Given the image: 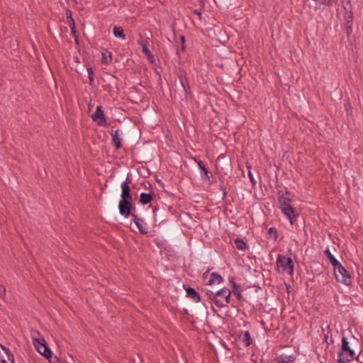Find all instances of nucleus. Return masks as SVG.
Listing matches in <instances>:
<instances>
[{
  "instance_id": "f257e3e1",
  "label": "nucleus",
  "mask_w": 363,
  "mask_h": 363,
  "mask_svg": "<svg viewBox=\"0 0 363 363\" xmlns=\"http://www.w3.org/2000/svg\"><path fill=\"white\" fill-rule=\"evenodd\" d=\"M279 208L284 217L288 219L291 225L296 224L300 216L296 208L293 204V200L287 201L285 203L279 204Z\"/></svg>"
},
{
  "instance_id": "f03ea898",
  "label": "nucleus",
  "mask_w": 363,
  "mask_h": 363,
  "mask_svg": "<svg viewBox=\"0 0 363 363\" xmlns=\"http://www.w3.org/2000/svg\"><path fill=\"white\" fill-rule=\"evenodd\" d=\"M347 355L353 358L355 356V352L349 345V342L346 337H342V346L337 351V363H348L351 359L347 357Z\"/></svg>"
},
{
  "instance_id": "7ed1b4c3",
  "label": "nucleus",
  "mask_w": 363,
  "mask_h": 363,
  "mask_svg": "<svg viewBox=\"0 0 363 363\" xmlns=\"http://www.w3.org/2000/svg\"><path fill=\"white\" fill-rule=\"evenodd\" d=\"M174 74L179 79V83L184 89L185 99L186 101L189 99H191L194 97V94L191 89L189 81L187 77L185 69H184L183 68H178L174 72Z\"/></svg>"
},
{
  "instance_id": "20e7f679",
  "label": "nucleus",
  "mask_w": 363,
  "mask_h": 363,
  "mask_svg": "<svg viewBox=\"0 0 363 363\" xmlns=\"http://www.w3.org/2000/svg\"><path fill=\"white\" fill-rule=\"evenodd\" d=\"M277 267L278 270L281 268L282 273H287L292 276L294 272V264L290 256L278 255L277 259Z\"/></svg>"
},
{
  "instance_id": "39448f33",
  "label": "nucleus",
  "mask_w": 363,
  "mask_h": 363,
  "mask_svg": "<svg viewBox=\"0 0 363 363\" xmlns=\"http://www.w3.org/2000/svg\"><path fill=\"white\" fill-rule=\"evenodd\" d=\"M192 160L198 164L200 169L201 179L208 184H213L216 182V177L209 171L205 163L197 157H193Z\"/></svg>"
},
{
  "instance_id": "423d86ee",
  "label": "nucleus",
  "mask_w": 363,
  "mask_h": 363,
  "mask_svg": "<svg viewBox=\"0 0 363 363\" xmlns=\"http://www.w3.org/2000/svg\"><path fill=\"white\" fill-rule=\"evenodd\" d=\"M118 211L124 218L130 217L132 211H135L133 199H121L118 202Z\"/></svg>"
},
{
  "instance_id": "0eeeda50",
  "label": "nucleus",
  "mask_w": 363,
  "mask_h": 363,
  "mask_svg": "<svg viewBox=\"0 0 363 363\" xmlns=\"http://www.w3.org/2000/svg\"><path fill=\"white\" fill-rule=\"evenodd\" d=\"M33 342L34 347L40 354L46 358L51 357L52 352L47 345L46 341L43 337H33Z\"/></svg>"
},
{
  "instance_id": "6e6552de",
  "label": "nucleus",
  "mask_w": 363,
  "mask_h": 363,
  "mask_svg": "<svg viewBox=\"0 0 363 363\" xmlns=\"http://www.w3.org/2000/svg\"><path fill=\"white\" fill-rule=\"evenodd\" d=\"M92 121L99 126L105 127L108 125V118L105 115L101 106H98L94 113H92Z\"/></svg>"
},
{
  "instance_id": "1a4fd4ad",
  "label": "nucleus",
  "mask_w": 363,
  "mask_h": 363,
  "mask_svg": "<svg viewBox=\"0 0 363 363\" xmlns=\"http://www.w3.org/2000/svg\"><path fill=\"white\" fill-rule=\"evenodd\" d=\"M230 294L231 291L226 287H223L216 292L218 300L221 302V308L227 306L228 304H231L232 307L235 306L233 303H231Z\"/></svg>"
},
{
  "instance_id": "9d476101",
  "label": "nucleus",
  "mask_w": 363,
  "mask_h": 363,
  "mask_svg": "<svg viewBox=\"0 0 363 363\" xmlns=\"http://www.w3.org/2000/svg\"><path fill=\"white\" fill-rule=\"evenodd\" d=\"M339 274L335 273V278L338 282H340L346 286H350L352 284V277L350 272L343 266L340 267L338 271Z\"/></svg>"
},
{
  "instance_id": "9b49d317",
  "label": "nucleus",
  "mask_w": 363,
  "mask_h": 363,
  "mask_svg": "<svg viewBox=\"0 0 363 363\" xmlns=\"http://www.w3.org/2000/svg\"><path fill=\"white\" fill-rule=\"evenodd\" d=\"M294 194L291 193L286 187H284V190H278L277 197L279 204L286 203L293 200Z\"/></svg>"
},
{
  "instance_id": "f8f14e48",
  "label": "nucleus",
  "mask_w": 363,
  "mask_h": 363,
  "mask_svg": "<svg viewBox=\"0 0 363 363\" xmlns=\"http://www.w3.org/2000/svg\"><path fill=\"white\" fill-rule=\"evenodd\" d=\"M183 288L186 293V296L193 299L195 302L198 303L201 301V296L195 289L191 287L187 284H184Z\"/></svg>"
},
{
  "instance_id": "ddd939ff",
  "label": "nucleus",
  "mask_w": 363,
  "mask_h": 363,
  "mask_svg": "<svg viewBox=\"0 0 363 363\" xmlns=\"http://www.w3.org/2000/svg\"><path fill=\"white\" fill-rule=\"evenodd\" d=\"M234 277H231L229 280L230 286H231V293H233L238 301L243 300V296L242 295V291L241 286L238 285L235 281Z\"/></svg>"
},
{
  "instance_id": "4468645a",
  "label": "nucleus",
  "mask_w": 363,
  "mask_h": 363,
  "mask_svg": "<svg viewBox=\"0 0 363 363\" xmlns=\"http://www.w3.org/2000/svg\"><path fill=\"white\" fill-rule=\"evenodd\" d=\"M237 337L238 339L242 340V342L243 343V345L245 347H249L253 342V340L249 331H240L237 335Z\"/></svg>"
},
{
  "instance_id": "2eb2a0df",
  "label": "nucleus",
  "mask_w": 363,
  "mask_h": 363,
  "mask_svg": "<svg viewBox=\"0 0 363 363\" xmlns=\"http://www.w3.org/2000/svg\"><path fill=\"white\" fill-rule=\"evenodd\" d=\"M121 131L116 130L114 132L112 130L111 133L112 137L113 144L116 150H120L122 147V139L120 138Z\"/></svg>"
},
{
  "instance_id": "dca6fc26",
  "label": "nucleus",
  "mask_w": 363,
  "mask_h": 363,
  "mask_svg": "<svg viewBox=\"0 0 363 363\" xmlns=\"http://www.w3.org/2000/svg\"><path fill=\"white\" fill-rule=\"evenodd\" d=\"M223 281L222 276L216 272H212L209 275V279L206 282V285H213L215 284H220Z\"/></svg>"
},
{
  "instance_id": "f3484780",
  "label": "nucleus",
  "mask_w": 363,
  "mask_h": 363,
  "mask_svg": "<svg viewBox=\"0 0 363 363\" xmlns=\"http://www.w3.org/2000/svg\"><path fill=\"white\" fill-rule=\"evenodd\" d=\"M155 196L154 192L152 193H141L140 195L139 202L143 205H146L150 203Z\"/></svg>"
},
{
  "instance_id": "a211bd4d",
  "label": "nucleus",
  "mask_w": 363,
  "mask_h": 363,
  "mask_svg": "<svg viewBox=\"0 0 363 363\" xmlns=\"http://www.w3.org/2000/svg\"><path fill=\"white\" fill-rule=\"evenodd\" d=\"M101 63L108 65L112 61V53L107 49H103L101 51Z\"/></svg>"
},
{
  "instance_id": "6ab92c4d",
  "label": "nucleus",
  "mask_w": 363,
  "mask_h": 363,
  "mask_svg": "<svg viewBox=\"0 0 363 363\" xmlns=\"http://www.w3.org/2000/svg\"><path fill=\"white\" fill-rule=\"evenodd\" d=\"M205 294H206V296L209 298V300H211L212 302H213L218 308H221V306H222L221 302L219 300H218V297L216 295V293H214L211 290L206 289Z\"/></svg>"
},
{
  "instance_id": "aec40b11",
  "label": "nucleus",
  "mask_w": 363,
  "mask_h": 363,
  "mask_svg": "<svg viewBox=\"0 0 363 363\" xmlns=\"http://www.w3.org/2000/svg\"><path fill=\"white\" fill-rule=\"evenodd\" d=\"M113 33L116 38H121L122 40H125L126 38L124 30L121 26H114L113 28Z\"/></svg>"
},
{
  "instance_id": "412c9836",
  "label": "nucleus",
  "mask_w": 363,
  "mask_h": 363,
  "mask_svg": "<svg viewBox=\"0 0 363 363\" xmlns=\"http://www.w3.org/2000/svg\"><path fill=\"white\" fill-rule=\"evenodd\" d=\"M121 199H133L131 195V189L130 186H121Z\"/></svg>"
},
{
  "instance_id": "4be33fe9",
  "label": "nucleus",
  "mask_w": 363,
  "mask_h": 363,
  "mask_svg": "<svg viewBox=\"0 0 363 363\" xmlns=\"http://www.w3.org/2000/svg\"><path fill=\"white\" fill-rule=\"evenodd\" d=\"M236 248L239 250L244 251L247 248V245L242 238H237L234 240Z\"/></svg>"
},
{
  "instance_id": "5701e85b",
  "label": "nucleus",
  "mask_w": 363,
  "mask_h": 363,
  "mask_svg": "<svg viewBox=\"0 0 363 363\" xmlns=\"http://www.w3.org/2000/svg\"><path fill=\"white\" fill-rule=\"evenodd\" d=\"M327 333L324 334L323 341L327 343V345H332L334 343V340L332 337V330L330 328V325H328L326 328Z\"/></svg>"
},
{
  "instance_id": "b1692460",
  "label": "nucleus",
  "mask_w": 363,
  "mask_h": 363,
  "mask_svg": "<svg viewBox=\"0 0 363 363\" xmlns=\"http://www.w3.org/2000/svg\"><path fill=\"white\" fill-rule=\"evenodd\" d=\"M135 224L138 227L140 234L147 235L148 233L147 225L143 219L141 218V221Z\"/></svg>"
},
{
  "instance_id": "393cba45",
  "label": "nucleus",
  "mask_w": 363,
  "mask_h": 363,
  "mask_svg": "<svg viewBox=\"0 0 363 363\" xmlns=\"http://www.w3.org/2000/svg\"><path fill=\"white\" fill-rule=\"evenodd\" d=\"M138 44L141 45L142 50L146 57L147 55H150L151 52L149 50V48H147V44H148L147 41H144V40L138 41Z\"/></svg>"
},
{
  "instance_id": "a878e982",
  "label": "nucleus",
  "mask_w": 363,
  "mask_h": 363,
  "mask_svg": "<svg viewBox=\"0 0 363 363\" xmlns=\"http://www.w3.org/2000/svg\"><path fill=\"white\" fill-rule=\"evenodd\" d=\"M268 234L274 241H277L278 239V231L274 227H271L268 230Z\"/></svg>"
},
{
  "instance_id": "bb28decb",
  "label": "nucleus",
  "mask_w": 363,
  "mask_h": 363,
  "mask_svg": "<svg viewBox=\"0 0 363 363\" xmlns=\"http://www.w3.org/2000/svg\"><path fill=\"white\" fill-rule=\"evenodd\" d=\"M344 18L345 23H353L354 16L352 11L349 10L347 13H345Z\"/></svg>"
},
{
  "instance_id": "cd10ccee",
  "label": "nucleus",
  "mask_w": 363,
  "mask_h": 363,
  "mask_svg": "<svg viewBox=\"0 0 363 363\" xmlns=\"http://www.w3.org/2000/svg\"><path fill=\"white\" fill-rule=\"evenodd\" d=\"M220 160H224L223 161V165L225 167H228V166L230 165V162L228 160L226 159V154L225 153H223V154H220L218 157H217V162H220Z\"/></svg>"
},
{
  "instance_id": "c85d7f7f",
  "label": "nucleus",
  "mask_w": 363,
  "mask_h": 363,
  "mask_svg": "<svg viewBox=\"0 0 363 363\" xmlns=\"http://www.w3.org/2000/svg\"><path fill=\"white\" fill-rule=\"evenodd\" d=\"M331 264L333 265L335 271V274L336 272L339 271L340 269V267H342V264L335 258L332 262Z\"/></svg>"
},
{
  "instance_id": "c756f323",
  "label": "nucleus",
  "mask_w": 363,
  "mask_h": 363,
  "mask_svg": "<svg viewBox=\"0 0 363 363\" xmlns=\"http://www.w3.org/2000/svg\"><path fill=\"white\" fill-rule=\"evenodd\" d=\"M331 264L333 265L335 271V274L336 272L339 271L340 269V267H342V264L335 258L332 262Z\"/></svg>"
},
{
  "instance_id": "7c9ffc66",
  "label": "nucleus",
  "mask_w": 363,
  "mask_h": 363,
  "mask_svg": "<svg viewBox=\"0 0 363 363\" xmlns=\"http://www.w3.org/2000/svg\"><path fill=\"white\" fill-rule=\"evenodd\" d=\"M65 14H66V17H67V23L68 24H73V22L74 21V19L72 18V11L69 9H67L66 12H65Z\"/></svg>"
},
{
  "instance_id": "2f4dec72",
  "label": "nucleus",
  "mask_w": 363,
  "mask_h": 363,
  "mask_svg": "<svg viewBox=\"0 0 363 363\" xmlns=\"http://www.w3.org/2000/svg\"><path fill=\"white\" fill-rule=\"evenodd\" d=\"M180 42H181V50L183 52L186 51V38L184 35H180L179 37Z\"/></svg>"
},
{
  "instance_id": "473e14b6",
  "label": "nucleus",
  "mask_w": 363,
  "mask_h": 363,
  "mask_svg": "<svg viewBox=\"0 0 363 363\" xmlns=\"http://www.w3.org/2000/svg\"><path fill=\"white\" fill-rule=\"evenodd\" d=\"M324 254L326 256V257L330 260V262L331 263L335 259V257L332 255V253L330 252L329 248H327L325 251H324Z\"/></svg>"
},
{
  "instance_id": "72a5a7b5",
  "label": "nucleus",
  "mask_w": 363,
  "mask_h": 363,
  "mask_svg": "<svg viewBox=\"0 0 363 363\" xmlns=\"http://www.w3.org/2000/svg\"><path fill=\"white\" fill-rule=\"evenodd\" d=\"M337 0H319V3L322 5L331 6H333L334 2H336Z\"/></svg>"
},
{
  "instance_id": "f704fd0d",
  "label": "nucleus",
  "mask_w": 363,
  "mask_h": 363,
  "mask_svg": "<svg viewBox=\"0 0 363 363\" xmlns=\"http://www.w3.org/2000/svg\"><path fill=\"white\" fill-rule=\"evenodd\" d=\"M218 180L220 182V184H219V189L220 190H224V189H226V186L225 185V178L223 175H220L218 177Z\"/></svg>"
},
{
  "instance_id": "c9c22d12",
  "label": "nucleus",
  "mask_w": 363,
  "mask_h": 363,
  "mask_svg": "<svg viewBox=\"0 0 363 363\" xmlns=\"http://www.w3.org/2000/svg\"><path fill=\"white\" fill-rule=\"evenodd\" d=\"M277 359L279 363H291L285 354H280Z\"/></svg>"
},
{
  "instance_id": "e433bc0d",
  "label": "nucleus",
  "mask_w": 363,
  "mask_h": 363,
  "mask_svg": "<svg viewBox=\"0 0 363 363\" xmlns=\"http://www.w3.org/2000/svg\"><path fill=\"white\" fill-rule=\"evenodd\" d=\"M132 182V178L130 173L127 175L125 180L121 184V186H130L129 184Z\"/></svg>"
},
{
  "instance_id": "4c0bfd02",
  "label": "nucleus",
  "mask_w": 363,
  "mask_h": 363,
  "mask_svg": "<svg viewBox=\"0 0 363 363\" xmlns=\"http://www.w3.org/2000/svg\"><path fill=\"white\" fill-rule=\"evenodd\" d=\"M155 244L158 247V248H160L161 250H167V248L165 247V245H166L165 242H163L162 240H159V241L156 240Z\"/></svg>"
},
{
  "instance_id": "58836bf2",
  "label": "nucleus",
  "mask_w": 363,
  "mask_h": 363,
  "mask_svg": "<svg viewBox=\"0 0 363 363\" xmlns=\"http://www.w3.org/2000/svg\"><path fill=\"white\" fill-rule=\"evenodd\" d=\"M212 269H213V267H209V268H208V269H207L206 272H204L203 273V274H202V279H203V281H206V280H207V279L208 280V279H209V275L211 274H210V272H211V270H212Z\"/></svg>"
},
{
  "instance_id": "ea45409f",
  "label": "nucleus",
  "mask_w": 363,
  "mask_h": 363,
  "mask_svg": "<svg viewBox=\"0 0 363 363\" xmlns=\"http://www.w3.org/2000/svg\"><path fill=\"white\" fill-rule=\"evenodd\" d=\"M135 211H132V214L130 216L132 217V221L135 223H139V221H141V218L138 216V215L134 213Z\"/></svg>"
},
{
  "instance_id": "a19ab883",
  "label": "nucleus",
  "mask_w": 363,
  "mask_h": 363,
  "mask_svg": "<svg viewBox=\"0 0 363 363\" xmlns=\"http://www.w3.org/2000/svg\"><path fill=\"white\" fill-rule=\"evenodd\" d=\"M352 24L353 23H345L347 35H350L352 32Z\"/></svg>"
},
{
  "instance_id": "79ce46f5",
  "label": "nucleus",
  "mask_w": 363,
  "mask_h": 363,
  "mask_svg": "<svg viewBox=\"0 0 363 363\" xmlns=\"http://www.w3.org/2000/svg\"><path fill=\"white\" fill-rule=\"evenodd\" d=\"M6 288L4 287V286L0 284V297L4 298L6 296Z\"/></svg>"
},
{
  "instance_id": "37998d69",
  "label": "nucleus",
  "mask_w": 363,
  "mask_h": 363,
  "mask_svg": "<svg viewBox=\"0 0 363 363\" xmlns=\"http://www.w3.org/2000/svg\"><path fill=\"white\" fill-rule=\"evenodd\" d=\"M344 10H345V13H347V11H348L349 10L352 11L350 0H348L347 1L346 5L344 6Z\"/></svg>"
},
{
  "instance_id": "c03bdc74",
  "label": "nucleus",
  "mask_w": 363,
  "mask_h": 363,
  "mask_svg": "<svg viewBox=\"0 0 363 363\" xmlns=\"http://www.w3.org/2000/svg\"><path fill=\"white\" fill-rule=\"evenodd\" d=\"M247 174H248V177H249V178H250V182H251L253 186H254V185H255V184H256V181H255V178H254V177H253V174H252V173L251 170H249V171H248V172H247Z\"/></svg>"
},
{
  "instance_id": "a18cd8bd",
  "label": "nucleus",
  "mask_w": 363,
  "mask_h": 363,
  "mask_svg": "<svg viewBox=\"0 0 363 363\" xmlns=\"http://www.w3.org/2000/svg\"><path fill=\"white\" fill-rule=\"evenodd\" d=\"M147 60H149V62H150L151 64H155V57L152 55V53L150 54V55H147Z\"/></svg>"
},
{
  "instance_id": "49530a36",
  "label": "nucleus",
  "mask_w": 363,
  "mask_h": 363,
  "mask_svg": "<svg viewBox=\"0 0 363 363\" xmlns=\"http://www.w3.org/2000/svg\"><path fill=\"white\" fill-rule=\"evenodd\" d=\"M286 358L289 360V362L291 363H294L295 360H296V356L292 354V355H286Z\"/></svg>"
},
{
  "instance_id": "de8ad7c7",
  "label": "nucleus",
  "mask_w": 363,
  "mask_h": 363,
  "mask_svg": "<svg viewBox=\"0 0 363 363\" xmlns=\"http://www.w3.org/2000/svg\"><path fill=\"white\" fill-rule=\"evenodd\" d=\"M142 186L145 187V189L148 188H151V184L148 181H145L142 183Z\"/></svg>"
},
{
  "instance_id": "09e8293b",
  "label": "nucleus",
  "mask_w": 363,
  "mask_h": 363,
  "mask_svg": "<svg viewBox=\"0 0 363 363\" xmlns=\"http://www.w3.org/2000/svg\"><path fill=\"white\" fill-rule=\"evenodd\" d=\"M194 13L199 16V19H201V9H194Z\"/></svg>"
},
{
  "instance_id": "8fccbe9b",
  "label": "nucleus",
  "mask_w": 363,
  "mask_h": 363,
  "mask_svg": "<svg viewBox=\"0 0 363 363\" xmlns=\"http://www.w3.org/2000/svg\"><path fill=\"white\" fill-rule=\"evenodd\" d=\"M221 191L223 192L222 200L225 201L227 198V194H228L227 188L224 189V190H221Z\"/></svg>"
},
{
  "instance_id": "3c124183",
  "label": "nucleus",
  "mask_w": 363,
  "mask_h": 363,
  "mask_svg": "<svg viewBox=\"0 0 363 363\" xmlns=\"http://www.w3.org/2000/svg\"><path fill=\"white\" fill-rule=\"evenodd\" d=\"M69 26L71 28V30H72V33L73 34H75L76 33V30H75V24H74V21L73 22V24H68Z\"/></svg>"
},
{
  "instance_id": "603ef678",
  "label": "nucleus",
  "mask_w": 363,
  "mask_h": 363,
  "mask_svg": "<svg viewBox=\"0 0 363 363\" xmlns=\"http://www.w3.org/2000/svg\"><path fill=\"white\" fill-rule=\"evenodd\" d=\"M159 209V207L158 206H155L153 209H152V211H153V216H154V219L155 220H156V212Z\"/></svg>"
},
{
  "instance_id": "864d4df0",
  "label": "nucleus",
  "mask_w": 363,
  "mask_h": 363,
  "mask_svg": "<svg viewBox=\"0 0 363 363\" xmlns=\"http://www.w3.org/2000/svg\"><path fill=\"white\" fill-rule=\"evenodd\" d=\"M86 71L88 73V77H89V80L91 81V67L87 66Z\"/></svg>"
},
{
  "instance_id": "5fc2aeb1",
  "label": "nucleus",
  "mask_w": 363,
  "mask_h": 363,
  "mask_svg": "<svg viewBox=\"0 0 363 363\" xmlns=\"http://www.w3.org/2000/svg\"><path fill=\"white\" fill-rule=\"evenodd\" d=\"M176 55L178 57L179 60L181 59V52H180V49L179 48H177V50H176Z\"/></svg>"
},
{
  "instance_id": "6e6d98bb",
  "label": "nucleus",
  "mask_w": 363,
  "mask_h": 363,
  "mask_svg": "<svg viewBox=\"0 0 363 363\" xmlns=\"http://www.w3.org/2000/svg\"><path fill=\"white\" fill-rule=\"evenodd\" d=\"M246 167H247V169H248V171H249V170H251L252 166H251L250 163L247 162V163H246Z\"/></svg>"
},
{
  "instance_id": "4d7b16f0",
  "label": "nucleus",
  "mask_w": 363,
  "mask_h": 363,
  "mask_svg": "<svg viewBox=\"0 0 363 363\" xmlns=\"http://www.w3.org/2000/svg\"><path fill=\"white\" fill-rule=\"evenodd\" d=\"M87 106L89 111H91V99L87 102Z\"/></svg>"
},
{
  "instance_id": "13d9d810",
  "label": "nucleus",
  "mask_w": 363,
  "mask_h": 363,
  "mask_svg": "<svg viewBox=\"0 0 363 363\" xmlns=\"http://www.w3.org/2000/svg\"><path fill=\"white\" fill-rule=\"evenodd\" d=\"M155 72H156V74H157L159 75V81L161 82L162 79H161V75H160V72L157 71V69H155Z\"/></svg>"
},
{
  "instance_id": "bf43d9fd",
  "label": "nucleus",
  "mask_w": 363,
  "mask_h": 363,
  "mask_svg": "<svg viewBox=\"0 0 363 363\" xmlns=\"http://www.w3.org/2000/svg\"><path fill=\"white\" fill-rule=\"evenodd\" d=\"M355 359H356V360H357V362H359L360 363H363V361H362V360H360V359H359V355H358V356H357V357H355Z\"/></svg>"
},
{
  "instance_id": "052dcab7",
  "label": "nucleus",
  "mask_w": 363,
  "mask_h": 363,
  "mask_svg": "<svg viewBox=\"0 0 363 363\" xmlns=\"http://www.w3.org/2000/svg\"><path fill=\"white\" fill-rule=\"evenodd\" d=\"M1 362H2L3 363H9L8 362H6V359H2V360H1Z\"/></svg>"
},
{
  "instance_id": "680f3d73",
  "label": "nucleus",
  "mask_w": 363,
  "mask_h": 363,
  "mask_svg": "<svg viewBox=\"0 0 363 363\" xmlns=\"http://www.w3.org/2000/svg\"><path fill=\"white\" fill-rule=\"evenodd\" d=\"M74 60H75L76 62H78L79 58L77 57H75Z\"/></svg>"
},
{
  "instance_id": "e2e57ef3",
  "label": "nucleus",
  "mask_w": 363,
  "mask_h": 363,
  "mask_svg": "<svg viewBox=\"0 0 363 363\" xmlns=\"http://www.w3.org/2000/svg\"><path fill=\"white\" fill-rule=\"evenodd\" d=\"M102 134H103V135H104V137H105V136H106V133H105V132H104V131H103V132H102Z\"/></svg>"
},
{
  "instance_id": "0e129e2a",
  "label": "nucleus",
  "mask_w": 363,
  "mask_h": 363,
  "mask_svg": "<svg viewBox=\"0 0 363 363\" xmlns=\"http://www.w3.org/2000/svg\"><path fill=\"white\" fill-rule=\"evenodd\" d=\"M91 74H92V75L94 74V72H91ZM93 80H94V79L92 78V81H93Z\"/></svg>"
}]
</instances>
